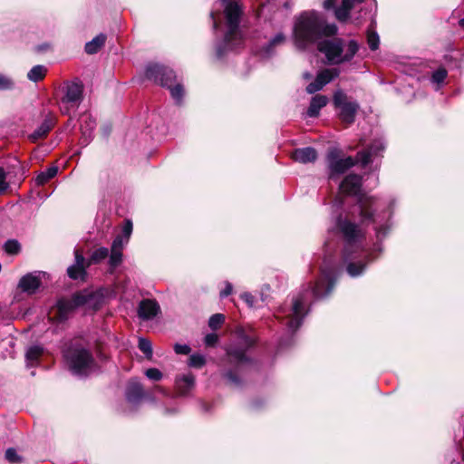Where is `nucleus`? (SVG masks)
Instances as JSON below:
<instances>
[{
    "instance_id": "obj_36",
    "label": "nucleus",
    "mask_w": 464,
    "mask_h": 464,
    "mask_svg": "<svg viewBox=\"0 0 464 464\" xmlns=\"http://www.w3.org/2000/svg\"><path fill=\"white\" fill-rule=\"evenodd\" d=\"M225 321V316L222 314H213L208 321V325L211 329H218Z\"/></svg>"
},
{
    "instance_id": "obj_40",
    "label": "nucleus",
    "mask_w": 464,
    "mask_h": 464,
    "mask_svg": "<svg viewBox=\"0 0 464 464\" xmlns=\"http://www.w3.org/2000/svg\"><path fill=\"white\" fill-rule=\"evenodd\" d=\"M367 42L372 50H376L379 46V36L376 33L368 31Z\"/></svg>"
},
{
    "instance_id": "obj_12",
    "label": "nucleus",
    "mask_w": 464,
    "mask_h": 464,
    "mask_svg": "<svg viewBox=\"0 0 464 464\" xmlns=\"http://www.w3.org/2000/svg\"><path fill=\"white\" fill-rule=\"evenodd\" d=\"M338 74H339V70H337V69H324V70L321 71L317 74L315 81L311 82L306 87V92L308 93H314V92L322 90L324 85H326L333 79L337 77Z\"/></svg>"
},
{
    "instance_id": "obj_25",
    "label": "nucleus",
    "mask_w": 464,
    "mask_h": 464,
    "mask_svg": "<svg viewBox=\"0 0 464 464\" xmlns=\"http://www.w3.org/2000/svg\"><path fill=\"white\" fill-rule=\"evenodd\" d=\"M57 317L59 320H64L68 314L75 309L71 299H61L57 303Z\"/></svg>"
},
{
    "instance_id": "obj_56",
    "label": "nucleus",
    "mask_w": 464,
    "mask_h": 464,
    "mask_svg": "<svg viewBox=\"0 0 464 464\" xmlns=\"http://www.w3.org/2000/svg\"><path fill=\"white\" fill-rule=\"evenodd\" d=\"M304 78H306V79H309V78L311 77V74H310V73H308V72H305V73L304 74Z\"/></svg>"
},
{
    "instance_id": "obj_32",
    "label": "nucleus",
    "mask_w": 464,
    "mask_h": 464,
    "mask_svg": "<svg viewBox=\"0 0 464 464\" xmlns=\"http://www.w3.org/2000/svg\"><path fill=\"white\" fill-rule=\"evenodd\" d=\"M366 264H362L361 261L353 262L351 261L347 265V273L351 276H357L361 275L365 267Z\"/></svg>"
},
{
    "instance_id": "obj_1",
    "label": "nucleus",
    "mask_w": 464,
    "mask_h": 464,
    "mask_svg": "<svg viewBox=\"0 0 464 464\" xmlns=\"http://www.w3.org/2000/svg\"><path fill=\"white\" fill-rule=\"evenodd\" d=\"M336 33L335 24H328L321 14L311 10L303 12L296 17L293 28V39L297 49L304 50L322 37L332 36Z\"/></svg>"
},
{
    "instance_id": "obj_52",
    "label": "nucleus",
    "mask_w": 464,
    "mask_h": 464,
    "mask_svg": "<svg viewBox=\"0 0 464 464\" xmlns=\"http://www.w3.org/2000/svg\"><path fill=\"white\" fill-rule=\"evenodd\" d=\"M335 4H336V0H324L323 5H324V9L330 10L334 7Z\"/></svg>"
},
{
    "instance_id": "obj_33",
    "label": "nucleus",
    "mask_w": 464,
    "mask_h": 464,
    "mask_svg": "<svg viewBox=\"0 0 464 464\" xmlns=\"http://www.w3.org/2000/svg\"><path fill=\"white\" fill-rule=\"evenodd\" d=\"M139 348L148 359L152 357V345L150 341L145 338L139 339Z\"/></svg>"
},
{
    "instance_id": "obj_26",
    "label": "nucleus",
    "mask_w": 464,
    "mask_h": 464,
    "mask_svg": "<svg viewBox=\"0 0 464 464\" xmlns=\"http://www.w3.org/2000/svg\"><path fill=\"white\" fill-rule=\"evenodd\" d=\"M106 36L102 34L94 37L85 44V51L89 54L96 53L105 44Z\"/></svg>"
},
{
    "instance_id": "obj_47",
    "label": "nucleus",
    "mask_w": 464,
    "mask_h": 464,
    "mask_svg": "<svg viewBox=\"0 0 464 464\" xmlns=\"http://www.w3.org/2000/svg\"><path fill=\"white\" fill-rule=\"evenodd\" d=\"M5 458L6 459H8L10 462H18L20 460V458L18 456V454L16 453L15 450L14 449H8L5 452Z\"/></svg>"
},
{
    "instance_id": "obj_23",
    "label": "nucleus",
    "mask_w": 464,
    "mask_h": 464,
    "mask_svg": "<svg viewBox=\"0 0 464 464\" xmlns=\"http://www.w3.org/2000/svg\"><path fill=\"white\" fill-rule=\"evenodd\" d=\"M374 203V199L366 195L361 196L359 198V208L361 210V215L363 219H370L372 216V212L371 210L372 205Z\"/></svg>"
},
{
    "instance_id": "obj_30",
    "label": "nucleus",
    "mask_w": 464,
    "mask_h": 464,
    "mask_svg": "<svg viewBox=\"0 0 464 464\" xmlns=\"http://www.w3.org/2000/svg\"><path fill=\"white\" fill-rule=\"evenodd\" d=\"M46 68L44 65L34 66L27 73V77L32 82H38L44 78L46 74Z\"/></svg>"
},
{
    "instance_id": "obj_42",
    "label": "nucleus",
    "mask_w": 464,
    "mask_h": 464,
    "mask_svg": "<svg viewBox=\"0 0 464 464\" xmlns=\"http://www.w3.org/2000/svg\"><path fill=\"white\" fill-rule=\"evenodd\" d=\"M146 376L153 381H159L162 378V373L156 368H150L145 372Z\"/></svg>"
},
{
    "instance_id": "obj_49",
    "label": "nucleus",
    "mask_w": 464,
    "mask_h": 464,
    "mask_svg": "<svg viewBox=\"0 0 464 464\" xmlns=\"http://www.w3.org/2000/svg\"><path fill=\"white\" fill-rule=\"evenodd\" d=\"M174 350L178 354H188L190 353V347L187 344H175Z\"/></svg>"
},
{
    "instance_id": "obj_28",
    "label": "nucleus",
    "mask_w": 464,
    "mask_h": 464,
    "mask_svg": "<svg viewBox=\"0 0 464 464\" xmlns=\"http://www.w3.org/2000/svg\"><path fill=\"white\" fill-rule=\"evenodd\" d=\"M109 255V250L106 247H99L95 249L91 255L90 258L86 260L87 266L92 264H98L105 259Z\"/></svg>"
},
{
    "instance_id": "obj_35",
    "label": "nucleus",
    "mask_w": 464,
    "mask_h": 464,
    "mask_svg": "<svg viewBox=\"0 0 464 464\" xmlns=\"http://www.w3.org/2000/svg\"><path fill=\"white\" fill-rule=\"evenodd\" d=\"M206 362L205 357L202 354H192L188 360V365L195 368L202 367Z\"/></svg>"
},
{
    "instance_id": "obj_6",
    "label": "nucleus",
    "mask_w": 464,
    "mask_h": 464,
    "mask_svg": "<svg viewBox=\"0 0 464 464\" xmlns=\"http://www.w3.org/2000/svg\"><path fill=\"white\" fill-rule=\"evenodd\" d=\"M146 77L159 82L162 86H167L170 90L171 96L177 102H179L183 96L182 86L177 84L171 87V83L175 79V74L172 70L164 68L159 64H152L146 69Z\"/></svg>"
},
{
    "instance_id": "obj_4",
    "label": "nucleus",
    "mask_w": 464,
    "mask_h": 464,
    "mask_svg": "<svg viewBox=\"0 0 464 464\" xmlns=\"http://www.w3.org/2000/svg\"><path fill=\"white\" fill-rule=\"evenodd\" d=\"M224 5V12L227 32L225 36V42L231 48L240 44L243 41V34L238 28L239 18L242 14V9L237 1L233 0H221Z\"/></svg>"
},
{
    "instance_id": "obj_8",
    "label": "nucleus",
    "mask_w": 464,
    "mask_h": 464,
    "mask_svg": "<svg viewBox=\"0 0 464 464\" xmlns=\"http://www.w3.org/2000/svg\"><path fill=\"white\" fill-rule=\"evenodd\" d=\"M83 87L82 84L72 82L67 85L64 96L60 102V110L63 114H70L76 111L82 101Z\"/></svg>"
},
{
    "instance_id": "obj_37",
    "label": "nucleus",
    "mask_w": 464,
    "mask_h": 464,
    "mask_svg": "<svg viewBox=\"0 0 464 464\" xmlns=\"http://www.w3.org/2000/svg\"><path fill=\"white\" fill-rule=\"evenodd\" d=\"M89 298L90 296L88 295L77 293L72 297L71 301L73 304L74 307L76 308L85 304L88 302Z\"/></svg>"
},
{
    "instance_id": "obj_57",
    "label": "nucleus",
    "mask_w": 464,
    "mask_h": 464,
    "mask_svg": "<svg viewBox=\"0 0 464 464\" xmlns=\"http://www.w3.org/2000/svg\"><path fill=\"white\" fill-rule=\"evenodd\" d=\"M218 55H221V51H220V50H218Z\"/></svg>"
},
{
    "instance_id": "obj_45",
    "label": "nucleus",
    "mask_w": 464,
    "mask_h": 464,
    "mask_svg": "<svg viewBox=\"0 0 464 464\" xmlns=\"http://www.w3.org/2000/svg\"><path fill=\"white\" fill-rule=\"evenodd\" d=\"M131 232H132V223L130 220H126L125 224L122 227V235H121L124 238H126V242L129 241Z\"/></svg>"
},
{
    "instance_id": "obj_21",
    "label": "nucleus",
    "mask_w": 464,
    "mask_h": 464,
    "mask_svg": "<svg viewBox=\"0 0 464 464\" xmlns=\"http://www.w3.org/2000/svg\"><path fill=\"white\" fill-rule=\"evenodd\" d=\"M363 0H343L342 5L335 10V16L339 21H345L349 16V12L357 4H361Z\"/></svg>"
},
{
    "instance_id": "obj_16",
    "label": "nucleus",
    "mask_w": 464,
    "mask_h": 464,
    "mask_svg": "<svg viewBox=\"0 0 464 464\" xmlns=\"http://www.w3.org/2000/svg\"><path fill=\"white\" fill-rule=\"evenodd\" d=\"M362 185V178L358 175L347 176L340 185V192L345 195H357Z\"/></svg>"
},
{
    "instance_id": "obj_44",
    "label": "nucleus",
    "mask_w": 464,
    "mask_h": 464,
    "mask_svg": "<svg viewBox=\"0 0 464 464\" xmlns=\"http://www.w3.org/2000/svg\"><path fill=\"white\" fill-rule=\"evenodd\" d=\"M9 185L6 181V174L5 170L0 168V195L3 194Z\"/></svg>"
},
{
    "instance_id": "obj_46",
    "label": "nucleus",
    "mask_w": 464,
    "mask_h": 464,
    "mask_svg": "<svg viewBox=\"0 0 464 464\" xmlns=\"http://www.w3.org/2000/svg\"><path fill=\"white\" fill-rule=\"evenodd\" d=\"M13 87V82L8 77L0 74V90H6Z\"/></svg>"
},
{
    "instance_id": "obj_20",
    "label": "nucleus",
    "mask_w": 464,
    "mask_h": 464,
    "mask_svg": "<svg viewBox=\"0 0 464 464\" xmlns=\"http://www.w3.org/2000/svg\"><path fill=\"white\" fill-rule=\"evenodd\" d=\"M328 102V98L324 95H315L312 98L310 106L307 110V115L309 117H316L319 111Z\"/></svg>"
},
{
    "instance_id": "obj_3",
    "label": "nucleus",
    "mask_w": 464,
    "mask_h": 464,
    "mask_svg": "<svg viewBox=\"0 0 464 464\" xmlns=\"http://www.w3.org/2000/svg\"><path fill=\"white\" fill-rule=\"evenodd\" d=\"M318 50L324 54L327 62L340 64L351 61L359 50V44L354 40L345 42L340 38L321 41Z\"/></svg>"
},
{
    "instance_id": "obj_31",
    "label": "nucleus",
    "mask_w": 464,
    "mask_h": 464,
    "mask_svg": "<svg viewBox=\"0 0 464 464\" xmlns=\"http://www.w3.org/2000/svg\"><path fill=\"white\" fill-rule=\"evenodd\" d=\"M43 349L40 346H31L28 348L25 357L30 365H34L42 355Z\"/></svg>"
},
{
    "instance_id": "obj_18",
    "label": "nucleus",
    "mask_w": 464,
    "mask_h": 464,
    "mask_svg": "<svg viewBox=\"0 0 464 464\" xmlns=\"http://www.w3.org/2000/svg\"><path fill=\"white\" fill-rule=\"evenodd\" d=\"M176 389L180 395L188 394L195 385V377L191 373L184 374L176 379Z\"/></svg>"
},
{
    "instance_id": "obj_34",
    "label": "nucleus",
    "mask_w": 464,
    "mask_h": 464,
    "mask_svg": "<svg viewBox=\"0 0 464 464\" xmlns=\"http://www.w3.org/2000/svg\"><path fill=\"white\" fill-rule=\"evenodd\" d=\"M122 261V251H118L115 249H111V255H110V266L111 267L118 266Z\"/></svg>"
},
{
    "instance_id": "obj_19",
    "label": "nucleus",
    "mask_w": 464,
    "mask_h": 464,
    "mask_svg": "<svg viewBox=\"0 0 464 464\" xmlns=\"http://www.w3.org/2000/svg\"><path fill=\"white\" fill-rule=\"evenodd\" d=\"M54 125V119L53 117L46 118L43 123L30 135L33 141L43 139L47 135Z\"/></svg>"
},
{
    "instance_id": "obj_55",
    "label": "nucleus",
    "mask_w": 464,
    "mask_h": 464,
    "mask_svg": "<svg viewBox=\"0 0 464 464\" xmlns=\"http://www.w3.org/2000/svg\"><path fill=\"white\" fill-rule=\"evenodd\" d=\"M459 25L464 28V18L459 20Z\"/></svg>"
},
{
    "instance_id": "obj_27",
    "label": "nucleus",
    "mask_w": 464,
    "mask_h": 464,
    "mask_svg": "<svg viewBox=\"0 0 464 464\" xmlns=\"http://www.w3.org/2000/svg\"><path fill=\"white\" fill-rule=\"evenodd\" d=\"M95 127L96 122L91 116H84L82 119L81 130L86 140L92 138Z\"/></svg>"
},
{
    "instance_id": "obj_50",
    "label": "nucleus",
    "mask_w": 464,
    "mask_h": 464,
    "mask_svg": "<svg viewBox=\"0 0 464 464\" xmlns=\"http://www.w3.org/2000/svg\"><path fill=\"white\" fill-rule=\"evenodd\" d=\"M241 298L248 304V306H254V296L249 293H244L241 295Z\"/></svg>"
},
{
    "instance_id": "obj_53",
    "label": "nucleus",
    "mask_w": 464,
    "mask_h": 464,
    "mask_svg": "<svg viewBox=\"0 0 464 464\" xmlns=\"http://www.w3.org/2000/svg\"><path fill=\"white\" fill-rule=\"evenodd\" d=\"M226 377L232 382H237V379L233 376V374L231 372H227L226 374Z\"/></svg>"
},
{
    "instance_id": "obj_13",
    "label": "nucleus",
    "mask_w": 464,
    "mask_h": 464,
    "mask_svg": "<svg viewBox=\"0 0 464 464\" xmlns=\"http://www.w3.org/2000/svg\"><path fill=\"white\" fill-rule=\"evenodd\" d=\"M44 275L42 272H35L24 276L18 283V288L29 295L34 294L41 285V276Z\"/></svg>"
},
{
    "instance_id": "obj_7",
    "label": "nucleus",
    "mask_w": 464,
    "mask_h": 464,
    "mask_svg": "<svg viewBox=\"0 0 464 464\" xmlns=\"http://www.w3.org/2000/svg\"><path fill=\"white\" fill-rule=\"evenodd\" d=\"M338 227L344 239L346 240V246L344 247L343 253L345 261L347 262L353 258L351 253V248L353 247L355 248L356 252L358 250L361 251L362 254L360 256L366 257L365 252L356 245L362 237V233L358 226L346 219H339Z\"/></svg>"
},
{
    "instance_id": "obj_43",
    "label": "nucleus",
    "mask_w": 464,
    "mask_h": 464,
    "mask_svg": "<svg viewBox=\"0 0 464 464\" xmlns=\"http://www.w3.org/2000/svg\"><path fill=\"white\" fill-rule=\"evenodd\" d=\"M227 354L237 360V362H243L246 359L245 352L239 350H229Z\"/></svg>"
},
{
    "instance_id": "obj_54",
    "label": "nucleus",
    "mask_w": 464,
    "mask_h": 464,
    "mask_svg": "<svg viewBox=\"0 0 464 464\" xmlns=\"http://www.w3.org/2000/svg\"><path fill=\"white\" fill-rule=\"evenodd\" d=\"M211 16H212V18L214 19V28H217L218 24H217V22L215 21V18H214V13H211Z\"/></svg>"
},
{
    "instance_id": "obj_38",
    "label": "nucleus",
    "mask_w": 464,
    "mask_h": 464,
    "mask_svg": "<svg viewBox=\"0 0 464 464\" xmlns=\"http://www.w3.org/2000/svg\"><path fill=\"white\" fill-rule=\"evenodd\" d=\"M5 250L10 255H15L20 251V244L16 240H8L5 242Z\"/></svg>"
},
{
    "instance_id": "obj_14",
    "label": "nucleus",
    "mask_w": 464,
    "mask_h": 464,
    "mask_svg": "<svg viewBox=\"0 0 464 464\" xmlns=\"http://www.w3.org/2000/svg\"><path fill=\"white\" fill-rule=\"evenodd\" d=\"M160 312V307L155 300H142L138 307V315L144 321L151 320Z\"/></svg>"
},
{
    "instance_id": "obj_22",
    "label": "nucleus",
    "mask_w": 464,
    "mask_h": 464,
    "mask_svg": "<svg viewBox=\"0 0 464 464\" xmlns=\"http://www.w3.org/2000/svg\"><path fill=\"white\" fill-rule=\"evenodd\" d=\"M286 41V37L283 33L276 34L266 46L263 47L262 52L264 55L268 56L272 54L275 49L278 46L283 45Z\"/></svg>"
},
{
    "instance_id": "obj_2",
    "label": "nucleus",
    "mask_w": 464,
    "mask_h": 464,
    "mask_svg": "<svg viewBox=\"0 0 464 464\" xmlns=\"http://www.w3.org/2000/svg\"><path fill=\"white\" fill-rule=\"evenodd\" d=\"M383 149L384 147L382 141H375L368 150L359 152L356 160L352 157H340L336 150H331L327 156L330 179L343 174L348 169L355 165L356 162H361L363 166L367 165L372 160V157L377 156Z\"/></svg>"
},
{
    "instance_id": "obj_5",
    "label": "nucleus",
    "mask_w": 464,
    "mask_h": 464,
    "mask_svg": "<svg viewBox=\"0 0 464 464\" xmlns=\"http://www.w3.org/2000/svg\"><path fill=\"white\" fill-rule=\"evenodd\" d=\"M71 371L77 375H86L93 368L94 361L92 353L82 346H73L64 354Z\"/></svg>"
},
{
    "instance_id": "obj_41",
    "label": "nucleus",
    "mask_w": 464,
    "mask_h": 464,
    "mask_svg": "<svg viewBox=\"0 0 464 464\" xmlns=\"http://www.w3.org/2000/svg\"><path fill=\"white\" fill-rule=\"evenodd\" d=\"M126 238L122 236H118L112 242L111 249H115L118 251H122L124 246L127 244Z\"/></svg>"
},
{
    "instance_id": "obj_9",
    "label": "nucleus",
    "mask_w": 464,
    "mask_h": 464,
    "mask_svg": "<svg viewBox=\"0 0 464 464\" xmlns=\"http://www.w3.org/2000/svg\"><path fill=\"white\" fill-rule=\"evenodd\" d=\"M334 103L336 108L340 109V118L346 123L353 122L359 104L355 102H348L346 95L338 91L334 93Z\"/></svg>"
},
{
    "instance_id": "obj_51",
    "label": "nucleus",
    "mask_w": 464,
    "mask_h": 464,
    "mask_svg": "<svg viewBox=\"0 0 464 464\" xmlns=\"http://www.w3.org/2000/svg\"><path fill=\"white\" fill-rule=\"evenodd\" d=\"M232 285L230 283H226L225 289L220 292V296L223 298L229 295L232 293Z\"/></svg>"
},
{
    "instance_id": "obj_39",
    "label": "nucleus",
    "mask_w": 464,
    "mask_h": 464,
    "mask_svg": "<svg viewBox=\"0 0 464 464\" xmlns=\"http://www.w3.org/2000/svg\"><path fill=\"white\" fill-rule=\"evenodd\" d=\"M447 77V71L440 68L432 73L431 80L434 83L440 84Z\"/></svg>"
},
{
    "instance_id": "obj_11",
    "label": "nucleus",
    "mask_w": 464,
    "mask_h": 464,
    "mask_svg": "<svg viewBox=\"0 0 464 464\" xmlns=\"http://www.w3.org/2000/svg\"><path fill=\"white\" fill-rule=\"evenodd\" d=\"M333 271L328 268L321 270V278L312 288V294L314 297L320 298L327 295L334 288Z\"/></svg>"
},
{
    "instance_id": "obj_24",
    "label": "nucleus",
    "mask_w": 464,
    "mask_h": 464,
    "mask_svg": "<svg viewBox=\"0 0 464 464\" xmlns=\"http://www.w3.org/2000/svg\"><path fill=\"white\" fill-rule=\"evenodd\" d=\"M143 394L142 386L139 382L131 381L126 392V397L129 401H136L140 399Z\"/></svg>"
},
{
    "instance_id": "obj_10",
    "label": "nucleus",
    "mask_w": 464,
    "mask_h": 464,
    "mask_svg": "<svg viewBox=\"0 0 464 464\" xmlns=\"http://www.w3.org/2000/svg\"><path fill=\"white\" fill-rule=\"evenodd\" d=\"M308 293L302 294L293 300V305L291 309L290 319L287 323L288 328L291 331H295L302 324V320L304 316V308L306 304V295Z\"/></svg>"
},
{
    "instance_id": "obj_29",
    "label": "nucleus",
    "mask_w": 464,
    "mask_h": 464,
    "mask_svg": "<svg viewBox=\"0 0 464 464\" xmlns=\"http://www.w3.org/2000/svg\"><path fill=\"white\" fill-rule=\"evenodd\" d=\"M58 172V168L56 166H52L48 168L45 171L41 172L37 175L35 179V182L37 185H44L48 180L53 179Z\"/></svg>"
},
{
    "instance_id": "obj_48",
    "label": "nucleus",
    "mask_w": 464,
    "mask_h": 464,
    "mask_svg": "<svg viewBox=\"0 0 464 464\" xmlns=\"http://www.w3.org/2000/svg\"><path fill=\"white\" fill-rule=\"evenodd\" d=\"M218 341L217 334H208L205 337V343L208 346H214Z\"/></svg>"
},
{
    "instance_id": "obj_15",
    "label": "nucleus",
    "mask_w": 464,
    "mask_h": 464,
    "mask_svg": "<svg viewBox=\"0 0 464 464\" xmlns=\"http://www.w3.org/2000/svg\"><path fill=\"white\" fill-rule=\"evenodd\" d=\"M75 264L68 267V276L72 279H82L85 276V268L88 266L86 259L80 253L79 250H75Z\"/></svg>"
},
{
    "instance_id": "obj_17",
    "label": "nucleus",
    "mask_w": 464,
    "mask_h": 464,
    "mask_svg": "<svg viewBox=\"0 0 464 464\" xmlns=\"http://www.w3.org/2000/svg\"><path fill=\"white\" fill-rule=\"evenodd\" d=\"M291 157L295 161L305 164L314 162L317 158V153L314 149L306 147L295 150Z\"/></svg>"
}]
</instances>
